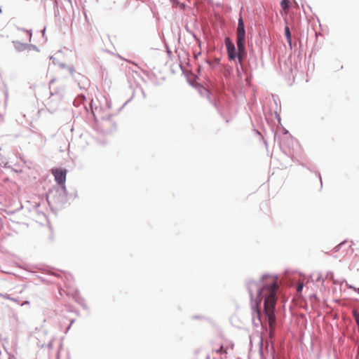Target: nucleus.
Returning <instances> with one entry per match:
<instances>
[{
  "mask_svg": "<svg viewBox=\"0 0 359 359\" xmlns=\"http://www.w3.org/2000/svg\"><path fill=\"white\" fill-rule=\"evenodd\" d=\"M246 287L252 303V323L261 326L272 339L276 330L278 277L264 274L259 281L248 280Z\"/></svg>",
  "mask_w": 359,
  "mask_h": 359,
  "instance_id": "1",
  "label": "nucleus"
},
{
  "mask_svg": "<svg viewBox=\"0 0 359 359\" xmlns=\"http://www.w3.org/2000/svg\"><path fill=\"white\" fill-rule=\"evenodd\" d=\"M72 194L68 196L66 186L54 187L47 193L46 198L50 205H55L58 208L64 207L67 204L68 197H71Z\"/></svg>",
  "mask_w": 359,
  "mask_h": 359,
  "instance_id": "2",
  "label": "nucleus"
},
{
  "mask_svg": "<svg viewBox=\"0 0 359 359\" xmlns=\"http://www.w3.org/2000/svg\"><path fill=\"white\" fill-rule=\"evenodd\" d=\"M224 44L229 60L231 62L236 61V57H238L239 48L235 46L233 41L229 36L225 37Z\"/></svg>",
  "mask_w": 359,
  "mask_h": 359,
  "instance_id": "3",
  "label": "nucleus"
},
{
  "mask_svg": "<svg viewBox=\"0 0 359 359\" xmlns=\"http://www.w3.org/2000/svg\"><path fill=\"white\" fill-rule=\"evenodd\" d=\"M52 173L55 177V180L58 184L57 187L65 186L67 170L62 168H55L52 170Z\"/></svg>",
  "mask_w": 359,
  "mask_h": 359,
  "instance_id": "4",
  "label": "nucleus"
},
{
  "mask_svg": "<svg viewBox=\"0 0 359 359\" xmlns=\"http://www.w3.org/2000/svg\"><path fill=\"white\" fill-rule=\"evenodd\" d=\"M239 48L238 57H236L238 62L242 66V63L247 57L248 52L246 50L245 44L237 45Z\"/></svg>",
  "mask_w": 359,
  "mask_h": 359,
  "instance_id": "5",
  "label": "nucleus"
},
{
  "mask_svg": "<svg viewBox=\"0 0 359 359\" xmlns=\"http://www.w3.org/2000/svg\"><path fill=\"white\" fill-rule=\"evenodd\" d=\"M245 31H236V45L245 44Z\"/></svg>",
  "mask_w": 359,
  "mask_h": 359,
  "instance_id": "6",
  "label": "nucleus"
},
{
  "mask_svg": "<svg viewBox=\"0 0 359 359\" xmlns=\"http://www.w3.org/2000/svg\"><path fill=\"white\" fill-rule=\"evenodd\" d=\"M12 43L14 46L15 49L18 52H22L24 50H27V43H22L20 41H13Z\"/></svg>",
  "mask_w": 359,
  "mask_h": 359,
  "instance_id": "7",
  "label": "nucleus"
},
{
  "mask_svg": "<svg viewBox=\"0 0 359 359\" xmlns=\"http://www.w3.org/2000/svg\"><path fill=\"white\" fill-rule=\"evenodd\" d=\"M285 36L287 39V42L289 45L290 49L292 48V34L288 26H285L284 29Z\"/></svg>",
  "mask_w": 359,
  "mask_h": 359,
  "instance_id": "8",
  "label": "nucleus"
},
{
  "mask_svg": "<svg viewBox=\"0 0 359 359\" xmlns=\"http://www.w3.org/2000/svg\"><path fill=\"white\" fill-rule=\"evenodd\" d=\"M75 301H76V303H78L79 305H81V306L83 309L89 311V307L86 304L85 299H84L83 297H82L81 296L77 295V296L75 297Z\"/></svg>",
  "mask_w": 359,
  "mask_h": 359,
  "instance_id": "9",
  "label": "nucleus"
},
{
  "mask_svg": "<svg viewBox=\"0 0 359 359\" xmlns=\"http://www.w3.org/2000/svg\"><path fill=\"white\" fill-rule=\"evenodd\" d=\"M236 31H245V27L243 21V18L241 15H240L238 20V26L236 28Z\"/></svg>",
  "mask_w": 359,
  "mask_h": 359,
  "instance_id": "10",
  "label": "nucleus"
},
{
  "mask_svg": "<svg viewBox=\"0 0 359 359\" xmlns=\"http://www.w3.org/2000/svg\"><path fill=\"white\" fill-rule=\"evenodd\" d=\"M49 59H50V60H52V62H53V65H58L61 69H65V68L67 67V65H66V64H65V63H63V62H59V61H57V60H56V58H55V57H54L53 55H50V56L49 57Z\"/></svg>",
  "mask_w": 359,
  "mask_h": 359,
  "instance_id": "11",
  "label": "nucleus"
},
{
  "mask_svg": "<svg viewBox=\"0 0 359 359\" xmlns=\"http://www.w3.org/2000/svg\"><path fill=\"white\" fill-rule=\"evenodd\" d=\"M280 6L283 9H288L290 6V2L289 0H281Z\"/></svg>",
  "mask_w": 359,
  "mask_h": 359,
  "instance_id": "12",
  "label": "nucleus"
},
{
  "mask_svg": "<svg viewBox=\"0 0 359 359\" xmlns=\"http://www.w3.org/2000/svg\"><path fill=\"white\" fill-rule=\"evenodd\" d=\"M36 50L37 52L39 51V49L36 46L31 44V43H27V50Z\"/></svg>",
  "mask_w": 359,
  "mask_h": 359,
  "instance_id": "13",
  "label": "nucleus"
},
{
  "mask_svg": "<svg viewBox=\"0 0 359 359\" xmlns=\"http://www.w3.org/2000/svg\"><path fill=\"white\" fill-rule=\"evenodd\" d=\"M205 93L207 97L210 100L211 93L206 88H202L201 90V93Z\"/></svg>",
  "mask_w": 359,
  "mask_h": 359,
  "instance_id": "14",
  "label": "nucleus"
},
{
  "mask_svg": "<svg viewBox=\"0 0 359 359\" xmlns=\"http://www.w3.org/2000/svg\"><path fill=\"white\" fill-rule=\"evenodd\" d=\"M18 30H20V31H22V32H26L28 34V35H29V41L30 42L31 39H32V30L31 29L30 30H26L24 28H20V27H18Z\"/></svg>",
  "mask_w": 359,
  "mask_h": 359,
  "instance_id": "15",
  "label": "nucleus"
},
{
  "mask_svg": "<svg viewBox=\"0 0 359 359\" xmlns=\"http://www.w3.org/2000/svg\"><path fill=\"white\" fill-rule=\"evenodd\" d=\"M54 11V16L56 19H60V11H59V7L53 8Z\"/></svg>",
  "mask_w": 359,
  "mask_h": 359,
  "instance_id": "16",
  "label": "nucleus"
},
{
  "mask_svg": "<svg viewBox=\"0 0 359 359\" xmlns=\"http://www.w3.org/2000/svg\"><path fill=\"white\" fill-rule=\"evenodd\" d=\"M189 34H191L193 36V38L195 39V41L197 43L201 44V40L199 39V38L197 36V35L193 31L189 32Z\"/></svg>",
  "mask_w": 359,
  "mask_h": 359,
  "instance_id": "17",
  "label": "nucleus"
},
{
  "mask_svg": "<svg viewBox=\"0 0 359 359\" xmlns=\"http://www.w3.org/2000/svg\"><path fill=\"white\" fill-rule=\"evenodd\" d=\"M216 352L219 354H226V350L224 348L223 346H221L217 350H216Z\"/></svg>",
  "mask_w": 359,
  "mask_h": 359,
  "instance_id": "18",
  "label": "nucleus"
},
{
  "mask_svg": "<svg viewBox=\"0 0 359 359\" xmlns=\"http://www.w3.org/2000/svg\"><path fill=\"white\" fill-rule=\"evenodd\" d=\"M346 241H344L341 242V243H339V245H337V246H335V247L334 248V249H333V250H334V252H337V251H339V249H340V248H341V247L345 244V243H346Z\"/></svg>",
  "mask_w": 359,
  "mask_h": 359,
  "instance_id": "19",
  "label": "nucleus"
},
{
  "mask_svg": "<svg viewBox=\"0 0 359 359\" xmlns=\"http://www.w3.org/2000/svg\"><path fill=\"white\" fill-rule=\"evenodd\" d=\"M314 172H315L316 176L319 178V180L320 182V187H323V181H322L321 175L319 172H317V171H314Z\"/></svg>",
  "mask_w": 359,
  "mask_h": 359,
  "instance_id": "20",
  "label": "nucleus"
},
{
  "mask_svg": "<svg viewBox=\"0 0 359 359\" xmlns=\"http://www.w3.org/2000/svg\"><path fill=\"white\" fill-rule=\"evenodd\" d=\"M68 69H69V73L71 74V75H73L74 74V67H72V66L68 67Z\"/></svg>",
  "mask_w": 359,
  "mask_h": 359,
  "instance_id": "21",
  "label": "nucleus"
},
{
  "mask_svg": "<svg viewBox=\"0 0 359 359\" xmlns=\"http://www.w3.org/2000/svg\"><path fill=\"white\" fill-rule=\"evenodd\" d=\"M53 8L59 7L57 0H53Z\"/></svg>",
  "mask_w": 359,
  "mask_h": 359,
  "instance_id": "22",
  "label": "nucleus"
},
{
  "mask_svg": "<svg viewBox=\"0 0 359 359\" xmlns=\"http://www.w3.org/2000/svg\"><path fill=\"white\" fill-rule=\"evenodd\" d=\"M349 288L353 289L354 291L358 292L359 293V287H355L354 286L350 285H348Z\"/></svg>",
  "mask_w": 359,
  "mask_h": 359,
  "instance_id": "23",
  "label": "nucleus"
},
{
  "mask_svg": "<svg viewBox=\"0 0 359 359\" xmlns=\"http://www.w3.org/2000/svg\"><path fill=\"white\" fill-rule=\"evenodd\" d=\"M302 166L306 167L310 171H311V172L313 171V168H311L310 165H304V164H302Z\"/></svg>",
  "mask_w": 359,
  "mask_h": 359,
  "instance_id": "24",
  "label": "nucleus"
},
{
  "mask_svg": "<svg viewBox=\"0 0 359 359\" xmlns=\"http://www.w3.org/2000/svg\"><path fill=\"white\" fill-rule=\"evenodd\" d=\"M3 297L5 298V299H10V300L11 299V297L9 294H4L3 295Z\"/></svg>",
  "mask_w": 359,
  "mask_h": 359,
  "instance_id": "25",
  "label": "nucleus"
},
{
  "mask_svg": "<svg viewBox=\"0 0 359 359\" xmlns=\"http://www.w3.org/2000/svg\"><path fill=\"white\" fill-rule=\"evenodd\" d=\"M303 287H304V285L302 284V285H299L298 287H297V291L298 292H301L303 289Z\"/></svg>",
  "mask_w": 359,
  "mask_h": 359,
  "instance_id": "26",
  "label": "nucleus"
},
{
  "mask_svg": "<svg viewBox=\"0 0 359 359\" xmlns=\"http://www.w3.org/2000/svg\"><path fill=\"white\" fill-rule=\"evenodd\" d=\"M327 276L330 277V278H332L334 276V273L332 272H328Z\"/></svg>",
  "mask_w": 359,
  "mask_h": 359,
  "instance_id": "27",
  "label": "nucleus"
},
{
  "mask_svg": "<svg viewBox=\"0 0 359 359\" xmlns=\"http://www.w3.org/2000/svg\"><path fill=\"white\" fill-rule=\"evenodd\" d=\"M48 348L49 349L52 348H53V342L52 341H50L48 344Z\"/></svg>",
  "mask_w": 359,
  "mask_h": 359,
  "instance_id": "28",
  "label": "nucleus"
},
{
  "mask_svg": "<svg viewBox=\"0 0 359 359\" xmlns=\"http://www.w3.org/2000/svg\"><path fill=\"white\" fill-rule=\"evenodd\" d=\"M130 102V100H128L127 101H126L124 102V104L122 105V107L120 108V109H121L122 108H123L128 102Z\"/></svg>",
  "mask_w": 359,
  "mask_h": 359,
  "instance_id": "29",
  "label": "nucleus"
},
{
  "mask_svg": "<svg viewBox=\"0 0 359 359\" xmlns=\"http://www.w3.org/2000/svg\"><path fill=\"white\" fill-rule=\"evenodd\" d=\"M185 29L186 31L189 34V32H191V30L189 28L188 26H185Z\"/></svg>",
  "mask_w": 359,
  "mask_h": 359,
  "instance_id": "30",
  "label": "nucleus"
},
{
  "mask_svg": "<svg viewBox=\"0 0 359 359\" xmlns=\"http://www.w3.org/2000/svg\"><path fill=\"white\" fill-rule=\"evenodd\" d=\"M55 81V79H52L50 81V82H49V85L53 84Z\"/></svg>",
  "mask_w": 359,
  "mask_h": 359,
  "instance_id": "31",
  "label": "nucleus"
},
{
  "mask_svg": "<svg viewBox=\"0 0 359 359\" xmlns=\"http://www.w3.org/2000/svg\"><path fill=\"white\" fill-rule=\"evenodd\" d=\"M167 53L168 55H170L172 53L171 50L169 49L168 47H167Z\"/></svg>",
  "mask_w": 359,
  "mask_h": 359,
  "instance_id": "32",
  "label": "nucleus"
},
{
  "mask_svg": "<svg viewBox=\"0 0 359 359\" xmlns=\"http://www.w3.org/2000/svg\"><path fill=\"white\" fill-rule=\"evenodd\" d=\"M28 304H29V302L28 301H25L22 304H21V306L27 305Z\"/></svg>",
  "mask_w": 359,
  "mask_h": 359,
  "instance_id": "33",
  "label": "nucleus"
},
{
  "mask_svg": "<svg viewBox=\"0 0 359 359\" xmlns=\"http://www.w3.org/2000/svg\"><path fill=\"white\" fill-rule=\"evenodd\" d=\"M45 32H46V27H44L43 29L42 30L43 36L45 35Z\"/></svg>",
  "mask_w": 359,
  "mask_h": 359,
  "instance_id": "34",
  "label": "nucleus"
},
{
  "mask_svg": "<svg viewBox=\"0 0 359 359\" xmlns=\"http://www.w3.org/2000/svg\"><path fill=\"white\" fill-rule=\"evenodd\" d=\"M107 107L108 108H111V104H109L108 102H107Z\"/></svg>",
  "mask_w": 359,
  "mask_h": 359,
  "instance_id": "35",
  "label": "nucleus"
},
{
  "mask_svg": "<svg viewBox=\"0 0 359 359\" xmlns=\"http://www.w3.org/2000/svg\"><path fill=\"white\" fill-rule=\"evenodd\" d=\"M11 301H13V302H17V299L15 298H13V297H11Z\"/></svg>",
  "mask_w": 359,
  "mask_h": 359,
  "instance_id": "36",
  "label": "nucleus"
},
{
  "mask_svg": "<svg viewBox=\"0 0 359 359\" xmlns=\"http://www.w3.org/2000/svg\"><path fill=\"white\" fill-rule=\"evenodd\" d=\"M201 318V316H193V318Z\"/></svg>",
  "mask_w": 359,
  "mask_h": 359,
  "instance_id": "37",
  "label": "nucleus"
},
{
  "mask_svg": "<svg viewBox=\"0 0 359 359\" xmlns=\"http://www.w3.org/2000/svg\"><path fill=\"white\" fill-rule=\"evenodd\" d=\"M210 102H211V103H212V104H213L214 106H216V102H215V101H214V102L210 101Z\"/></svg>",
  "mask_w": 359,
  "mask_h": 359,
  "instance_id": "38",
  "label": "nucleus"
},
{
  "mask_svg": "<svg viewBox=\"0 0 359 359\" xmlns=\"http://www.w3.org/2000/svg\"><path fill=\"white\" fill-rule=\"evenodd\" d=\"M74 320H72L71 322H70V325H72V323H74Z\"/></svg>",
  "mask_w": 359,
  "mask_h": 359,
  "instance_id": "39",
  "label": "nucleus"
},
{
  "mask_svg": "<svg viewBox=\"0 0 359 359\" xmlns=\"http://www.w3.org/2000/svg\"><path fill=\"white\" fill-rule=\"evenodd\" d=\"M84 16H85V18H86V19H87V18H88L87 15H86V13L85 12H84Z\"/></svg>",
  "mask_w": 359,
  "mask_h": 359,
  "instance_id": "40",
  "label": "nucleus"
},
{
  "mask_svg": "<svg viewBox=\"0 0 359 359\" xmlns=\"http://www.w3.org/2000/svg\"><path fill=\"white\" fill-rule=\"evenodd\" d=\"M50 96H53V95H54V93H52V92H50Z\"/></svg>",
  "mask_w": 359,
  "mask_h": 359,
  "instance_id": "41",
  "label": "nucleus"
},
{
  "mask_svg": "<svg viewBox=\"0 0 359 359\" xmlns=\"http://www.w3.org/2000/svg\"><path fill=\"white\" fill-rule=\"evenodd\" d=\"M76 196H77L76 193H75L74 198H76Z\"/></svg>",
  "mask_w": 359,
  "mask_h": 359,
  "instance_id": "42",
  "label": "nucleus"
},
{
  "mask_svg": "<svg viewBox=\"0 0 359 359\" xmlns=\"http://www.w3.org/2000/svg\"><path fill=\"white\" fill-rule=\"evenodd\" d=\"M4 294H1V293H0V297H3V295H4Z\"/></svg>",
  "mask_w": 359,
  "mask_h": 359,
  "instance_id": "43",
  "label": "nucleus"
},
{
  "mask_svg": "<svg viewBox=\"0 0 359 359\" xmlns=\"http://www.w3.org/2000/svg\"><path fill=\"white\" fill-rule=\"evenodd\" d=\"M70 327H71V325H69L67 330H68L70 328Z\"/></svg>",
  "mask_w": 359,
  "mask_h": 359,
  "instance_id": "44",
  "label": "nucleus"
}]
</instances>
